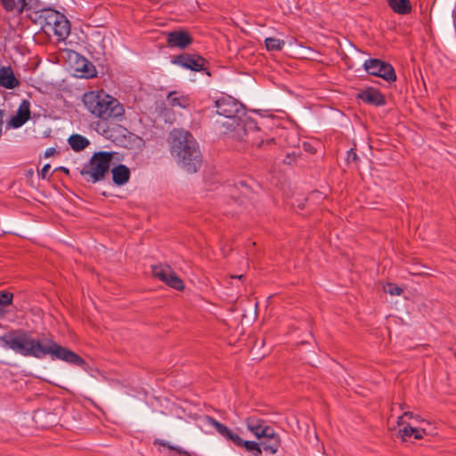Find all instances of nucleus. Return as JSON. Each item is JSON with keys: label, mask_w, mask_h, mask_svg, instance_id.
I'll return each mask as SVG.
<instances>
[{"label": "nucleus", "mask_w": 456, "mask_h": 456, "mask_svg": "<svg viewBox=\"0 0 456 456\" xmlns=\"http://www.w3.org/2000/svg\"><path fill=\"white\" fill-rule=\"evenodd\" d=\"M4 348L11 349L23 356L43 359L50 355L52 360H60L69 364L86 368V361L70 349L61 346L53 338L35 339L30 332L15 330L0 337Z\"/></svg>", "instance_id": "1"}, {"label": "nucleus", "mask_w": 456, "mask_h": 456, "mask_svg": "<svg viewBox=\"0 0 456 456\" xmlns=\"http://www.w3.org/2000/svg\"><path fill=\"white\" fill-rule=\"evenodd\" d=\"M216 113L227 119L226 121H220L223 126H225L227 130L236 131L241 140L261 149L275 143L273 137L265 140L261 131L253 122H249L247 126L241 124L240 115H244V110L242 104L232 97L224 96L219 98L216 101Z\"/></svg>", "instance_id": "2"}, {"label": "nucleus", "mask_w": 456, "mask_h": 456, "mask_svg": "<svg viewBox=\"0 0 456 456\" xmlns=\"http://www.w3.org/2000/svg\"><path fill=\"white\" fill-rule=\"evenodd\" d=\"M170 151L173 157L190 173H196L201 167L202 158L198 142L185 130L174 129L169 134Z\"/></svg>", "instance_id": "3"}, {"label": "nucleus", "mask_w": 456, "mask_h": 456, "mask_svg": "<svg viewBox=\"0 0 456 456\" xmlns=\"http://www.w3.org/2000/svg\"><path fill=\"white\" fill-rule=\"evenodd\" d=\"M82 100L87 110L102 120L118 119L125 113L123 105L103 92H87Z\"/></svg>", "instance_id": "4"}, {"label": "nucleus", "mask_w": 456, "mask_h": 456, "mask_svg": "<svg viewBox=\"0 0 456 456\" xmlns=\"http://www.w3.org/2000/svg\"><path fill=\"white\" fill-rule=\"evenodd\" d=\"M112 159V154L107 151L96 152L90 161L85 165L81 175L85 180L93 183L102 181L108 174Z\"/></svg>", "instance_id": "5"}, {"label": "nucleus", "mask_w": 456, "mask_h": 456, "mask_svg": "<svg viewBox=\"0 0 456 456\" xmlns=\"http://www.w3.org/2000/svg\"><path fill=\"white\" fill-rule=\"evenodd\" d=\"M363 69L369 75L381 77L388 83L396 80V74L393 66L382 60L368 59L363 63Z\"/></svg>", "instance_id": "6"}, {"label": "nucleus", "mask_w": 456, "mask_h": 456, "mask_svg": "<svg viewBox=\"0 0 456 456\" xmlns=\"http://www.w3.org/2000/svg\"><path fill=\"white\" fill-rule=\"evenodd\" d=\"M45 27L53 32L58 41L65 40L70 33L69 21L59 12H52L47 16Z\"/></svg>", "instance_id": "7"}, {"label": "nucleus", "mask_w": 456, "mask_h": 456, "mask_svg": "<svg viewBox=\"0 0 456 456\" xmlns=\"http://www.w3.org/2000/svg\"><path fill=\"white\" fill-rule=\"evenodd\" d=\"M152 275L167 284V286L176 289L183 290L184 284L183 280L173 271L167 265H152Z\"/></svg>", "instance_id": "8"}, {"label": "nucleus", "mask_w": 456, "mask_h": 456, "mask_svg": "<svg viewBox=\"0 0 456 456\" xmlns=\"http://www.w3.org/2000/svg\"><path fill=\"white\" fill-rule=\"evenodd\" d=\"M172 63L197 72L206 69L207 61L199 54L182 53L175 56Z\"/></svg>", "instance_id": "9"}, {"label": "nucleus", "mask_w": 456, "mask_h": 456, "mask_svg": "<svg viewBox=\"0 0 456 456\" xmlns=\"http://www.w3.org/2000/svg\"><path fill=\"white\" fill-rule=\"evenodd\" d=\"M247 428L257 438H263L264 436H271L273 428L267 426L265 422L256 418V416H250L246 419Z\"/></svg>", "instance_id": "10"}, {"label": "nucleus", "mask_w": 456, "mask_h": 456, "mask_svg": "<svg viewBox=\"0 0 456 456\" xmlns=\"http://www.w3.org/2000/svg\"><path fill=\"white\" fill-rule=\"evenodd\" d=\"M192 43V37L185 30H173L167 34V44L168 47L185 49Z\"/></svg>", "instance_id": "11"}, {"label": "nucleus", "mask_w": 456, "mask_h": 456, "mask_svg": "<svg viewBox=\"0 0 456 456\" xmlns=\"http://www.w3.org/2000/svg\"><path fill=\"white\" fill-rule=\"evenodd\" d=\"M207 420L210 426L215 428V429L219 435H221L225 439L232 442L235 445L240 446V444L242 443V438L238 434H235L228 427L220 423L212 417H207Z\"/></svg>", "instance_id": "12"}, {"label": "nucleus", "mask_w": 456, "mask_h": 456, "mask_svg": "<svg viewBox=\"0 0 456 456\" xmlns=\"http://www.w3.org/2000/svg\"><path fill=\"white\" fill-rule=\"evenodd\" d=\"M30 118V102L28 100H23L16 114L11 118L9 124L13 128L22 126Z\"/></svg>", "instance_id": "13"}, {"label": "nucleus", "mask_w": 456, "mask_h": 456, "mask_svg": "<svg viewBox=\"0 0 456 456\" xmlns=\"http://www.w3.org/2000/svg\"><path fill=\"white\" fill-rule=\"evenodd\" d=\"M357 97L363 102L375 106H382L386 102L383 94L379 90L372 87L362 91L358 94Z\"/></svg>", "instance_id": "14"}, {"label": "nucleus", "mask_w": 456, "mask_h": 456, "mask_svg": "<svg viewBox=\"0 0 456 456\" xmlns=\"http://www.w3.org/2000/svg\"><path fill=\"white\" fill-rule=\"evenodd\" d=\"M20 82L15 77L11 67L0 68V86L6 89H14L19 86Z\"/></svg>", "instance_id": "15"}, {"label": "nucleus", "mask_w": 456, "mask_h": 456, "mask_svg": "<svg viewBox=\"0 0 456 456\" xmlns=\"http://www.w3.org/2000/svg\"><path fill=\"white\" fill-rule=\"evenodd\" d=\"M413 423L405 422L404 425L399 426V435L403 441H407L411 438L421 439L423 437L424 429L418 428L412 426Z\"/></svg>", "instance_id": "16"}, {"label": "nucleus", "mask_w": 456, "mask_h": 456, "mask_svg": "<svg viewBox=\"0 0 456 456\" xmlns=\"http://www.w3.org/2000/svg\"><path fill=\"white\" fill-rule=\"evenodd\" d=\"M113 183L118 186L126 184L130 178V169L123 164L114 167L111 170Z\"/></svg>", "instance_id": "17"}, {"label": "nucleus", "mask_w": 456, "mask_h": 456, "mask_svg": "<svg viewBox=\"0 0 456 456\" xmlns=\"http://www.w3.org/2000/svg\"><path fill=\"white\" fill-rule=\"evenodd\" d=\"M167 102L172 108L187 109L191 105L190 98L176 91H172L167 94Z\"/></svg>", "instance_id": "18"}, {"label": "nucleus", "mask_w": 456, "mask_h": 456, "mask_svg": "<svg viewBox=\"0 0 456 456\" xmlns=\"http://www.w3.org/2000/svg\"><path fill=\"white\" fill-rule=\"evenodd\" d=\"M390 8L398 14H408L411 12L409 0H387Z\"/></svg>", "instance_id": "19"}, {"label": "nucleus", "mask_w": 456, "mask_h": 456, "mask_svg": "<svg viewBox=\"0 0 456 456\" xmlns=\"http://www.w3.org/2000/svg\"><path fill=\"white\" fill-rule=\"evenodd\" d=\"M263 438L266 439V441L261 443L264 450L272 454L276 453L280 446V438L274 430H273L271 436H264Z\"/></svg>", "instance_id": "20"}, {"label": "nucleus", "mask_w": 456, "mask_h": 456, "mask_svg": "<svg viewBox=\"0 0 456 456\" xmlns=\"http://www.w3.org/2000/svg\"><path fill=\"white\" fill-rule=\"evenodd\" d=\"M68 141L75 151H80L89 144V141L85 136L77 134L70 135Z\"/></svg>", "instance_id": "21"}, {"label": "nucleus", "mask_w": 456, "mask_h": 456, "mask_svg": "<svg viewBox=\"0 0 456 456\" xmlns=\"http://www.w3.org/2000/svg\"><path fill=\"white\" fill-rule=\"evenodd\" d=\"M13 299V294L8 291H0V318L4 316V308L7 305H12Z\"/></svg>", "instance_id": "22"}, {"label": "nucleus", "mask_w": 456, "mask_h": 456, "mask_svg": "<svg viewBox=\"0 0 456 456\" xmlns=\"http://www.w3.org/2000/svg\"><path fill=\"white\" fill-rule=\"evenodd\" d=\"M265 47L268 51H281L285 45V42L275 37H267L265 40Z\"/></svg>", "instance_id": "23"}, {"label": "nucleus", "mask_w": 456, "mask_h": 456, "mask_svg": "<svg viewBox=\"0 0 456 456\" xmlns=\"http://www.w3.org/2000/svg\"><path fill=\"white\" fill-rule=\"evenodd\" d=\"M77 69L83 72V76L86 77H93L96 75V69L94 66L88 62L86 59L82 60V66Z\"/></svg>", "instance_id": "24"}, {"label": "nucleus", "mask_w": 456, "mask_h": 456, "mask_svg": "<svg viewBox=\"0 0 456 456\" xmlns=\"http://www.w3.org/2000/svg\"><path fill=\"white\" fill-rule=\"evenodd\" d=\"M240 447H244L247 451L253 452L255 456H260L262 453L259 444L253 441H244L242 439Z\"/></svg>", "instance_id": "25"}, {"label": "nucleus", "mask_w": 456, "mask_h": 456, "mask_svg": "<svg viewBox=\"0 0 456 456\" xmlns=\"http://www.w3.org/2000/svg\"><path fill=\"white\" fill-rule=\"evenodd\" d=\"M154 444H159V445H162L164 447H167L170 450L175 451L181 456H190L188 452H186L183 448L178 447V446H173L168 442H166V441H163V440H160V439H156L154 441Z\"/></svg>", "instance_id": "26"}, {"label": "nucleus", "mask_w": 456, "mask_h": 456, "mask_svg": "<svg viewBox=\"0 0 456 456\" xmlns=\"http://www.w3.org/2000/svg\"><path fill=\"white\" fill-rule=\"evenodd\" d=\"M405 419H411V420H413V422L419 421V416L413 415L412 412L405 411V412H403V415L398 417L397 425L398 426L404 425L405 422H407Z\"/></svg>", "instance_id": "27"}, {"label": "nucleus", "mask_w": 456, "mask_h": 456, "mask_svg": "<svg viewBox=\"0 0 456 456\" xmlns=\"http://www.w3.org/2000/svg\"><path fill=\"white\" fill-rule=\"evenodd\" d=\"M384 291L386 293H388L392 296L395 295V296H399L402 294L403 292V289L395 286V284H392V283H387L386 284L384 287Z\"/></svg>", "instance_id": "28"}, {"label": "nucleus", "mask_w": 456, "mask_h": 456, "mask_svg": "<svg viewBox=\"0 0 456 456\" xmlns=\"http://www.w3.org/2000/svg\"><path fill=\"white\" fill-rule=\"evenodd\" d=\"M0 2L3 8L8 12H13L16 8L15 0H0Z\"/></svg>", "instance_id": "29"}, {"label": "nucleus", "mask_w": 456, "mask_h": 456, "mask_svg": "<svg viewBox=\"0 0 456 456\" xmlns=\"http://www.w3.org/2000/svg\"><path fill=\"white\" fill-rule=\"evenodd\" d=\"M296 158H297V154L295 151H293L292 153H287V156L283 161H284V163H286L288 165H291L293 162H295Z\"/></svg>", "instance_id": "30"}, {"label": "nucleus", "mask_w": 456, "mask_h": 456, "mask_svg": "<svg viewBox=\"0 0 456 456\" xmlns=\"http://www.w3.org/2000/svg\"><path fill=\"white\" fill-rule=\"evenodd\" d=\"M357 158H358L357 154L354 151V149H351V150H349L347 151V158H346V159H347L348 162H354V161H356Z\"/></svg>", "instance_id": "31"}, {"label": "nucleus", "mask_w": 456, "mask_h": 456, "mask_svg": "<svg viewBox=\"0 0 456 456\" xmlns=\"http://www.w3.org/2000/svg\"><path fill=\"white\" fill-rule=\"evenodd\" d=\"M50 168H51L50 164H46L43 167V168L41 170V174H40V175L43 179H45L47 177Z\"/></svg>", "instance_id": "32"}, {"label": "nucleus", "mask_w": 456, "mask_h": 456, "mask_svg": "<svg viewBox=\"0 0 456 456\" xmlns=\"http://www.w3.org/2000/svg\"><path fill=\"white\" fill-rule=\"evenodd\" d=\"M54 152H55V149H53V148H49V149H47V150H46V151H45V157H50V156H52Z\"/></svg>", "instance_id": "33"}, {"label": "nucleus", "mask_w": 456, "mask_h": 456, "mask_svg": "<svg viewBox=\"0 0 456 456\" xmlns=\"http://www.w3.org/2000/svg\"><path fill=\"white\" fill-rule=\"evenodd\" d=\"M243 277V275H239V276H232V278H238V279H241Z\"/></svg>", "instance_id": "34"}, {"label": "nucleus", "mask_w": 456, "mask_h": 456, "mask_svg": "<svg viewBox=\"0 0 456 456\" xmlns=\"http://www.w3.org/2000/svg\"><path fill=\"white\" fill-rule=\"evenodd\" d=\"M62 169H63V172L69 173V170L67 168L63 167Z\"/></svg>", "instance_id": "35"}]
</instances>
